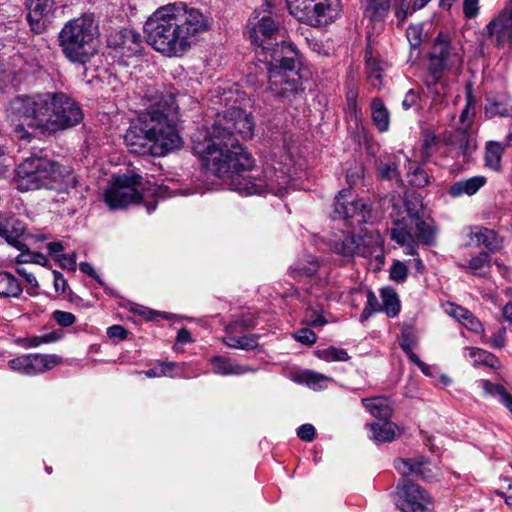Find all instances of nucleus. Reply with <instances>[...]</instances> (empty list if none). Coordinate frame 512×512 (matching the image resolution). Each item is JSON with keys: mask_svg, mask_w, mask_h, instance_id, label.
Returning a JSON list of instances; mask_svg holds the SVG:
<instances>
[{"mask_svg": "<svg viewBox=\"0 0 512 512\" xmlns=\"http://www.w3.org/2000/svg\"><path fill=\"white\" fill-rule=\"evenodd\" d=\"M255 123L246 111L229 108L210 129H201L192 136V150L203 167L232 190L241 194L254 195L270 192L276 196L286 193L290 174L282 168L269 166L261 172L255 171V160L235 138L232 129L243 139L254 134Z\"/></svg>", "mask_w": 512, "mask_h": 512, "instance_id": "nucleus-1", "label": "nucleus"}, {"mask_svg": "<svg viewBox=\"0 0 512 512\" xmlns=\"http://www.w3.org/2000/svg\"><path fill=\"white\" fill-rule=\"evenodd\" d=\"M208 18L186 4H169L157 9L144 25L147 42L169 57L183 56L209 30Z\"/></svg>", "mask_w": 512, "mask_h": 512, "instance_id": "nucleus-2", "label": "nucleus"}, {"mask_svg": "<svg viewBox=\"0 0 512 512\" xmlns=\"http://www.w3.org/2000/svg\"><path fill=\"white\" fill-rule=\"evenodd\" d=\"M177 109L172 94H161L156 98L127 129L124 142L128 150L137 155L160 157L180 148L182 140L172 118Z\"/></svg>", "mask_w": 512, "mask_h": 512, "instance_id": "nucleus-3", "label": "nucleus"}, {"mask_svg": "<svg viewBox=\"0 0 512 512\" xmlns=\"http://www.w3.org/2000/svg\"><path fill=\"white\" fill-rule=\"evenodd\" d=\"M13 183L20 192L46 189L61 195L65 201L80 181L72 167L47 156L31 155L15 167Z\"/></svg>", "mask_w": 512, "mask_h": 512, "instance_id": "nucleus-4", "label": "nucleus"}, {"mask_svg": "<svg viewBox=\"0 0 512 512\" xmlns=\"http://www.w3.org/2000/svg\"><path fill=\"white\" fill-rule=\"evenodd\" d=\"M268 67V89L277 97L290 99L302 91L301 77L296 72L301 63L299 50L290 42L281 41L271 50Z\"/></svg>", "mask_w": 512, "mask_h": 512, "instance_id": "nucleus-5", "label": "nucleus"}, {"mask_svg": "<svg viewBox=\"0 0 512 512\" xmlns=\"http://www.w3.org/2000/svg\"><path fill=\"white\" fill-rule=\"evenodd\" d=\"M97 27L91 15H81L68 21L58 35V43L65 57L79 64H86L96 53Z\"/></svg>", "mask_w": 512, "mask_h": 512, "instance_id": "nucleus-6", "label": "nucleus"}, {"mask_svg": "<svg viewBox=\"0 0 512 512\" xmlns=\"http://www.w3.org/2000/svg\"><path fill=\"white\" fill-rule=\"evenodd\" d=\"M463 63L460 50L452 46L442 35L436 38L428 57V72L430 79L425 81L430 93L437 97L446 95V84L442 81L445 71L459 72Z\"/></svg>", "mask_w": 512, "mask_h": 512, "instance_id": "nucleus-7", "label": "nucleus"}, {"mask_svg": "<svg viewBox=\"0 0 512 512\" xmlns=\"http://www.w3.org/2000/svg\"><path fill=\"white\" fill-rule=\"evenodd\" d=\"M142 177L138 174L114 178L104 190V202L110 210L124 209L130 204H144L150 214L155 211L157 201H148L149 191L140 193Z\"/></svg>", "mask_w": 512, "mask_h": 512, "instance_id": "nucleus-8", "label": "nucleus"}, {"mask_svg": "<svg viewBox=\"0 0 512 512\" xmlns=\"http://www.w3.org/2000/svg\"><path fill=\"white\" fill-rule=\"evenodd\" d=\"M53 98L54 93L19 96L15 99L13 108L29 127L37 129L41 133L50 134Z\"/></svg>", "mask_w": 512, "mask_h": 512, "instance_id": "nucleus-9", "label": "nucleus"}, {"mask_svg": "<svg viewBox=\"0 0 512 512\" xmlns=\"http://www.w3.org/2000/svg\"><path fill=\"white\" fill-rule=\"evenodd\" d=\"M388 233L392 241L405 248L406 255L415 256L418 254V243L426 246L435 245L437 230L422 218L411 225L405 219H396L388 228Z\"/></svg>", "mask_w": 512, "mask_h": 512, "instance_id": "nucleus-10", "label": "nucleus"}, {"mask_svg": "<svg viewBox=\"0 0 512 512\" xmlns=\"http://www.w3.org/2000/svg\"><path fill=\"white\" fill-rule=\"evenodd\" d=\"M291 15L312 26L333 22L341 11L340 0H286Z\"/></svg>", "mask_w": 512, "mask_h": 512, "instance_id": "nucleus-11", "label": "nucleus"}, {"mask_svg": "<svg viewBox=\"0 0 512 512\" xmlns=\"http://www.w3.org/2000/svg\"><path fill=\"white\" fill-rule=\"evenodd\" d=\"M253 19H257L255 23L250 19L249 37L252 44L258 46L260 51H257L259 56H263L262 61L268 62L270 60L271 50L276 47V44L272 46V40L278 32V25L272 19L270 13H264L259 17L258 13H255Z\"/></svg>", "mask_w": 512, "mask_h": 512, "instance_id": "nucleus-12", "label": "nucleus"}, {"mask_svg": "<svg viewBox=\"0 0 512 512\" xmlns=\"http://www.w3.org/2000/svg\"><path fill=\"white\" fill-rule=\"evenodd\" d=\"M83 113L79 105L64 93H54L51 133L79 124Z\"/></svg>", "mask_w": 512, "mask_h": 512, "instance_id": "nucleus-13", "label": "nucleus"}, {"mask_svg": "<svg viewBox=\"0 0 512 512\" xmlns=\"http://www.w3.org/2000/svg\"><path fill=\"white\" fill-rule=\"evenodd\" d=\"M396 489L402 512H433L432 497L421 486L402 479Z\"/></svg>", "mask_w": 512, "mask_h": 512, "instance_id": "nucleus-14", "label": "nucleus"}, {"mask_svg": "<svg viewBox=\"0 0 512 512\" xmlns=\"http://www.w3.org/2000/svg\"><path fill=\"white\" fill-rule=\"evenodd\" d=\"M370 216V210L361 199L353 197L350 189H344L339 192L335 198L332 218L334 220H355L358 224L367 221Z\"/></svg>", "mask_w": 512, "mask_h": 512, "instance_id": "nucleus-15", "label": "nucleus"}, {"mask_svg": "<svg viewBox=\"0 0 512 512\" xmlns=\"http://www.w3.org/2000/svg\"><path fill=\"white\" fill-rule=\"evenodd\" d=\"M362 244H358L355 237L350 233H342V236L332 244L333 250L343 256H353L359 254L367 257L378 250H381L380 236H366L361 239Z\"/></svg>", "mask_w": 512, "mask_h": 512, "instance_id": "nucleus-16", "label": "nucleus"}, {"mask_svg": "<svg viewBox=\"0 0 512 512\" xmlns=\"http://www.w3.org/2000/svg\"><path fill=\"white\" fill-rule=\"evenodd\" d=\"M486 30L497 48L512 47V0L486 25Z\"/></svg>", "mask_w": 512, "mask_h": 512, "instance_id": "nucleus-17", "label": "nucleus"}, {"mask_svg": "<svg viewBox=\"0 0 512 512\" xmlns=\"http://www.w3.org/2000/svg\"><path fill=\"white\" fill-rule=\"evenodd\" d=\"M252 320L241 319L230 323L226 328V336L223 343L230 348L252 350L258 346V336L255 334H243L245 329L253 327Z\"/></svg>", "mask_w": 512, "mask_h": 512, "instance_id": "nucleus-18", "label": "nucleus"}, {"mask_svg": "<svg viewBox=\"0 0 512 512\" xmlns=\"http://www.w3.org/2000/svg\"><path fill=\"white\" fill-rule=\"evenodd\" d=\"M107 42L110 48L127 58L139 54L143 47L141 35L131 29H122L111 33Z\"/></svg>", "mask_w": 512, "mask_h": 512, "instance_id": "nucleus-19", "label": "nucleus"}, {"mask_svg": "<svg viewBox=\"0 0 512 512\" xmlns=\"http://www.w3.org/2000/svg\"><path fill=\"white\" fill-rule=\"evenodd\" d=\"M394 467L404 477L417 476L425 481H432L438 475L437 468L423 456L396 459Z\"/></svg>", "mask_w": 512, "mask_h": 512, "instance_id": "nucleus-20", "label": "nucleus"}, {"mask_svg": "<svg viewBox=\"0 0 512 512\" xmlns=\"http://www.w3.org/2000/svg\"><path fill=\"white\" fill-rule=\"evenodd\" d=\"M54 0H28L27 21L33 32L40 34L45 31L50 16L54 11Z\"/></svg>", "mask_w": 512, "mask_h": 512, "instance_id": "nucleus-21", "label": "nucleus"}, {"mask_svg": "<svg viewBox=\"0 0 512 512\" xmlns=\"http://www.w3.org/2000/svg\"><path fill=\"white\" fill-rule=\"evenodd\" d=\"M475 113L474 100L472 96L468 95L466 97L465 107L462 109L459 116V122L456 125V130L461 136L459 140V150L463 155L468 154L474 149V144L469 135V130L474 122Z\"/></svg>", "mask_w": 512, "mask_h": 512, "instance_id": "nucleus-22", "label": "nucleus"}, {"mask_svg": "<svg viewBox=\"0 0 512 512\" xmlns=\"http://www.w3.org/2000/svg\"><path fill=\"white\" fill-rule=\"evenodd\" d=\"M24 231L25 227L21 221L10 214L0 212V237L5 238L9 244L19 251L26 248V244L20 240Z\"/></svg>", "mask_w": 512, "mask_h": 512, "instance_id": "nucleus-23", "label": "nucleus"}, {"mask_svg": "<svg viewBox=\"0 0 512 512\" xmlns=\"http://www.w3.org/2000/svg\"><path fill=\"white\" fill-rule=\"evenodd\" d=\"M212 371L220 376H239L247 373H253L255 368L242 365L236 360L224 356H214L210 359Z\"/></svg>", "mask_w": 512, "mask_h": 512, "instance_id": "nucleus-24", "label": "nucleus"}, {"mask_svg": "<svg viewBox=\"0 0 512 512\" xmlns=\"http://www.w3.org/2000/svg\"><path fill=\"white\" fill-rule=\"evenodd\" d=\"M468 236L470 239L468 245H484L490 251L497 250L501 245L496 232L482 226L471 227Z\"/></svg>", "mask_w": 512, "mask_h": 512, "instance_id": "nucleus-25", "label": "nucleus"}, {"mask_svg": "<svg viewBox=\"0 0 512 512\" xmlns=\"http://www.w3.org/2000/svg\"><path fill=\"white\" fill-rule=\"evenodd\" d=\"M61 362V357L58 355H42V354H29L27 355V375H37L47 370L52 369Z\"/></svg>", "mask_w": 512, "mask_h": 512, "instance_id": "nucleus-26", "label": "nucleus"}, {"mask_svg": "<svg viewBox=\"0 0 512 512\" xmlns=\"http://www.w3.org/2000/svg\"><path fill=\"white\" fill-rule=\"evenodd\" d=\"M361 402L363 406L379 420H388L392 417L393 408L391 401L387 397L376 396L363 398Z\"/></svg>", "mask_w": 512, "mask_h": 512, "instance_id": "nucleus-27", "label": "nucleus"}, {"mask_svg": "<svg viewBox=\"0 0 512 512\" xmlns=\"http://www.w3.org/2000/svg\"><path fill=\"white\" fill-rule=\"evenodd\" d=\"M486 183L483 176H474L465 180L455 182L449 188V194L452 197H460L462 195H474Z\"/></svg>", "mask_w": 512, "mask_h": 512, "instance_id": "nucleus-28", "label": "nucleus"}, {"mask_svg": "<svg viewBox=\"0 0 512 512\" xmlns=\"http://www.w3.org/2000/svg\"><path fill=\"white\" fill-rule=\"evenodd\" d=\"M368 424L371 430V439L375 442H391L398 434V427L395 423L388 420Z\"/></svg>", "mask_w": 512, "mask_h": 512, "instance_id": "nucleus-29", "label": "nucleus"}, {"mask_svg": "<svg viewBox=\"0 0 512 512\" xmlns=\"http://www.w3.org/2000/svg\"><path fill=\"white\" fill-rule=\"evenodd\" d=\"M371 117L380 132H386L389 129L390 114L380 98H374L371 102Z\"/></svg>", "mask_w": 512, "mask_h": 512, "instance_id": "nucleus-30", "label": "nucleus"}, {"mask_svg": "<svg viewBox=\"0 0 512 512\" xmlns=\"http://www.w3.org/2000/svg\"><path fill=\"white\" fill-rule=\"evenodd\" d=\"M479 387L484 390L486 395L496 396L499 401L510 411L512 414V395L499 384H494L489 380L481 379L478 381Z\"/></svg>", "mask_w": 512, "mask_h": 512, "instance_id": "nucleus-31", "label": "nucleus"}, {"mask_svg": "<svg viewBox=\"0 0 512 512\" xmlns=\"http://www.w3.org/2000/svg\"><path fill=\"white\" fill-rule=\"evenodd\" d=\"M505 146L500 142L489 141L485 146V166L493 171H500L501 159Z\"/></svg>", "mask_w": 512, "mask_h": 512, "instance_id": "nucleus-32", "label": "nucleus"}, {"mask_svg": "<svg viewBox=\"0 0 512 512\" xmlns=\"http://www.w3.org/2000/svg\"><path fill=\"white\" fill-rule=\"evenodd\" d=\"M23 288L17 278L8 272H0V297L18 298Z\"/></svg>", "mask_w": 512, "mask_h": 512, "instance_id": "nucleus-33", "label": "nucleus"}, {"mask_svg": "<svg viewBox=\"0 0 512 512\" xmlns=\"http://www.w3.org/2000/svg\"><path fill=\"white\" fill-rule=\"evenodd\" d=\"M298 380L300 383L307 385L313 390H322L328 387V384L333 382V379L314 371H303L299 374Z\"/></svg>", "mask_w": 512, "mask_h": 512, "instance_id": "nucleus-34", "label": "nucleus"}, {"mask_svg": "<svg viewBox=\"0 0 512 512\" xmlns=\"http://www.w3.org/2000/svg\"><path fill=\"white\" fill-rule=\"evenodd\" d=\"M381 298V311L385 312L389 317H395L400 311L397 293L391 288H386L381 291Z\"/></svg>", "mask_w": 512, "mask_h": 512, "instance_id": "nucleus-35", "label": "nucleus"}, {"mask_svg": "<svg viewBox=\"0 0 512 512\" xmlns=\"http://www.w3.org/2000/svg\"><path fill=\"white\" fill-rule=\"evenodd\" d=\"M466 350L475 364H483L494 369L500 366L498 358L488 351L476 347H467Z\"/></svg>", "mask_w": 512, "mask_h": 512, "instance_id": "nucleus-36", "label": "nucleus"}, {"mask_svg": "<svg viewBox=\"0 0 512 512\" xmlns=\"http://www.w3.org/2000/svg\"><path fill=\"white\" fill-rule=\"evenodd\" d=\"M315 355L326 362H346L350 359L348 352L345 349L329 346L327 348L318 349Z\"/></svg>", "mask_w": 512, "mask_h": 512, "instance_id": "nucleus-37", "label": "nucleus"}, {"mask_svg": "<svg viewBox=\"0 0 512 512\" xmlns=\"http://www.w3.org/2000/svg\"><path fill=\"white\" fill-rule=\"evenodd\" d=\"M389 0H371L365 9V15L372 21H382L388 14Z\"/></svg>", "mask_w": 512, "mask_h": 512, "instance_id": "nucleus-38", "label": "nucleus"}, {"mask_svg": "<svg viewBox=\"0 0 512 512\" xmlns=\"http://www.w3.org/2000/svg\"><path fill=\"white\" fill-rule=\"evenodd\" d=\"M410 185L423 188L429 183V175L424 168L416 163H410L407 173Z\"/></svg>", "mask_w": 512, "mask_h": 512, "instance_id": "nucleus-39", "label": "nucleus"}, {"mask_svg": "<svg viewBox=\"0 0 512 512\" xmlns=\"http://www.w3.org/2000/svg\"><path fill=\"white\" fill-rule=\"evenodd\" d=\"M15 263L20 265L24 263H34L46 267L48 266L49 261L44 254L40 252H31L26 245V248H24L23 251H21V253L15 258Z\"/></svg>", "mask_w": 512, "mask_h": 512, "instance_id": "nucleus-40", "label": "nucleus"}, {"mask_svg": "<svg viewBox=\"0 0 512 512\" xmlns=\"http://www.w3.org/2000/svg\"><path fill=\"white\" fill-rule=\"evenodd\" d=\"M378 311H381V305L379 304L376 295L369 290L366 294V305L360 315V320L364 322L368 320L372 314Z\"/></svg>", "mask_w": 512, "mask_h": 512, "instance_id": "nucleus-41", "label": "nucleus"}, {"mask_svg": "<svg viewBox=\"0 0 512 512\" xmlns=\"http://www.w3.org/2000/svg\"><path fill=\"white\" fill-rule=\"evenodd\" d=\"M319 265L317 261H311L308 265H296L291 268L293 278L301 280L304 277H310L318 271Z\"/></svg>", "mask_w": 512, "mask_h": 512, "instance_id": "nucleus-42", "label": "nucleus"}, {"mask_svg": "<svg viewBox=\"0 0 512 512\" xmlns=\"http://www.w3.org/2000/svg\"><path fill=\"white\" fill-rule=\"evenodd\" d=\"M489 267V254L481 252L477 256L473 257L469 262V268L476 275L484 274L485 268Z\"/></svg>", "mask_w": 512, "mask_h": 512, "instance_id": "nucleus-43", "label": "nucleus"}, {"mask_svg": "<svg viewBox=\"0 0 512 512\" xmlns=\"http://www.w3.org/2000/svg\"><path fill=\"white\" fill-rule=\"evenodd\" d=\"M377 172L382 179L392 180L398 178L397 165L393 161L377 163Z\"/></svg>", "mask_w": 512, "mask_h": 512, "instance_id": "nucleus-44", "label": "nucleus"}, {"mask_svg": "<svg viewBox=\"0 0 512 512\" xmlns=\"http://www.w3.org/2000/svg\"><path fill=\"white\" fill-rule=\"evenodd\" d=\"M405 207L407 211V218H404L408 221V224L411 225L421 219V205L417 198H415V203L412 200H408L405 202Z\"/></svg>", "mask_w": 512, "mask_h": 512, "instance_id": "nucleus-45", "label": "nucleus"}, {"mask_svg": "<svg viewBox=\"0 0 512 512\" xmlns=\"http://www.w3.org/2000/svg\"><path fill=\"white\" fill-rule=\"evenodd\" d=\"M410 2L411 0H396L394 4L395 16L398 19V24H401L405 21L407 16L414 11L410 10Z\"/></svg>", "mask_w": 512, "mask_h": 512, "instance_id": "nucleus-46", "label": "nucleus"}, {"mask_svg": "<svg viewBox=\"0 0 512 512\" xmlns=\"http://www.w3.org/2000/svg\"><path fill=\"white\" fill-rule=\"evenodd\" d=\"M15 270L30 285V289H28L27 292L31 295L35 294V290L39 286L35 275L31 272H28L27 269L22 267L20 264H16Z\"/></svg>", "mask_w": 512, "mask_h": 512, "instance_id": "nucleus-47", "label": "nucleus"}, {"mask_svg": "<svg viewBox=\"0 0 512 512\" xmlns=\"http://www.w3.org/2000/svg\"><path fill=\"white\" fill-rule=\"evenodd\" d=\"M53 319L61 327H70L76 321V317L73 313L61 310H56L53 312Z\"/></svg>", "mask_w": 512, "mask_h": 512, "instance_id": "nucleus-48", "label": "nucleus"}, {"mask_svg": "<svg viewBox=\"0 0 512 512\" xmlns=\"http://www.w3.org/2000/svg\"><path fill=\"white\" fill-rule=\"evenodd\" d=\"M408 269L403 262H395L390 269V278L396 282H403L407 278Z\"/></svg>", "mask_w": 512, "mask_h": 512, "instance_id": "nucleus-49", "label": "nucleus"}, {"mask_svg": "<svg viewBox=\"0 0 512 512\" xmlns=\"http://www.w3.org/2000/svg\"><path fill=\"white\" fill-rule=\"evenodd\" d=\"M294 337L297 341L307 345H312L317 340L316 334L308 328L299 329L295 332Z\"/></svg>", "mask_w": 512, "mask_h": 512, "instance_id": "nucleus-50", "label": "nucleus"}, {"mask_svg": "<svg viewBox=\"0 0 512 512\" xmlns=\"http://www.w3.org/2000/svg\"><path fill=\"white\" fill-rule=\"evenodd\" d=\"M79 268L80 270L87 274L88 276L92 277L93 279H95L98 284L105 290L107 291L108 290V287L107 285L105 284V282L103 281V279L97 274V272L95 271V269L91 266V264H89L88 262H81L80 265H79Z\"/></svg>", "mask_w": 512, "mask_h": 512, "instance_id": "nucleus-51", "label": "nucleus"}, {"mask_svg": "<svg viewBox=\"0 0 512 512\" xmlns=\"http://www.w3.org/2000/svg\"><path fill=\"white\" fill-rule=\"evenodd\" d=\"M406 34L411 46L416 47L420 44L422 35V28L420 26L410 25Z\"/></svg>", "mask_w": 512, "mask_h": 512, "instance_id": "nucleus-52", "label": "nucleus"}, {"mask_svg": "<svg viewBox=\"0 0 512 512\" xmlns=\"http://www.w3.org/2000/svg\"><path fill=\"white\" fill-rule=\"evenodd\" d=\"M315 428L312 424H303L297 429V436L303 440L310 442L315 438Z\"/></svg>", "mask_w": 512, "mask_h": 512, "instance_id": "nucleus-53", "label": "nucleus"}, {"mask_svg": "<svg viewBox=\"0 0 512 512\" xmlns=\"http://www.w3.org/2000/svg\"><path fill=\"white\" fill-rule=\"evenodd\" d=\"M57 261L63 269L76 270V254H61L57 257Z\"/></svg>", "mask_w": 512, "mask_h": 512, "instance_id": "nucleus-54", "label": "nucleus"}, {"mask_svg": "<svg viewBox=\"0 0 512 512\" xmlns=\"http://www.w3.org/2000/svg\"><path fill=\"white\" fill-rule=\"evenodd\" d=\"M479 0H464L463 13L466 18H474L479 12Z\"/></svg>", "mask_w": 512, "mask_h": 512, "instance_id": "nucleus-55", "label": "nucleus"}, {"mask_svg": "<svg viewBox=\"0 0 512 512\" xmlns=\"http://www.w3.org/2000/svg\"><path fill=\"white\" fill-rule=\"evenodd\" d=\"M9 367L14 371L27 375V355L10 360Z\"/></svg>", "mask_w": 512, "mask_h": 512, "instance_id": "nucleus-56", "label": "nucleus"}, {"mask_svg": "<svg viewBox=\"0 0 512 512\" xmlns=\"http://www.w3.org/2000/svg\"><path fill=\"white\" fill-rule=\"evenodd\" d=\"M53 283L55 291L58 294H64L66 292L67 281L62 273L56 270L53 271Z\"/></svg>", "mask_w": 512, "mask_h": 512, "instance_id": "nucleus-57", "label": "nucleus"}, {"mask_svg": "<svg viewBox=\"0 0 512 512\" xmlns=\"http://www.w3.org/2000/svg\"><path fill=\"white\" fill-rule=\"evenodd\" d=\"M461 323L473 332H480L482 330L481 322L471 312L468 313L465 320Z\"/></svg>", "mask_w": 512, "mask_h": 512, "instance_id": "nucleus-58", "label": "nucleus"}, {"mask_svg": "<svg viewBox=\"0 0 512 512\" xmlns=\"http://www.w3.org/2000/svg\"><path fill=\"white\" fill-rule=\"evenodd\" d=\"M128 331L121 325H113L108 328L107 335L110 338H117L120 340L126 339Z\"/></svg>", "mask_w": 512, "mask_h": 512, "instance_id": "nucleus-59", "label": "nucleus"}, {"mask_svg": "<svg viewBox=\"0 0 512 512\" xmlns=\"http://www.w3.org/2000/svg\"><path fill=\"white\" fill-rule=\"evenodd\" d=\"M418 98V94L414 90H409L402 101V107L409 110L417 104Z\"/></svg>", "mask_w": 512, "mask_h": 512, "instance_id": "nucleus-60", "label": "nucleus"}, {"mask_svg": "<svg viewBox=\"0 0 512 512\" xmlns=\"http://www.w3.org/2000/svg\"><path fill=\"white\" fill-rule=\"evenodd\" d=\"M469 312L470 311H468L467 309L457 305H451V308L449 310V314L455 319H457L460 323L463 320H465Z\"/></svg>", "mask_w": 512, "mask_h": 512, "instance_id": "nucleus-61", "label": "nucleus"}, {"mask_svg": "<svg viewBox=\"0 0 512 512\" xmlns=\"http://www.w3.org/2000/svg\"><path fill=\"white\" fill-rule=\"evenodd\" d=\"M11 80V72L6 70L4 64L0 61V90L3 89Z\"/></svg>", "mask_w": 512, "mask_h": 512, "instance_id": "nucleus-62", "label": "nucleus"}, {"mask_svg": "<svg viewBox=\"0 0 512 512\" xmlns=\"http://www.w3.org/2000/svg\"><path fill=\"white\" fill-rule=\"evenodd\" d=\"M506 329L502 328L497 334H495L491 339V346L494 348H500L504 345V335Z\"/></svg>", "mask_w": 512, "mask_h": 512, "instance_id": "nucleus-63", "label": "nucleus"}, {"mask_svg": "<svg viewBox=\"0 0 512 512\" xmlns=\"http://www.w3.org/2000/svg\"><path fill=\"white\" fill-rule=\"evenodd\" d=\"M60 338L61 333L56 331L40 335L41 344L53 343L58 341Z\"/></svg>", "mask_w": 512, "mask_h": 512, "instance_id": "nucleus-64", "label": "nucleus"}]
</instances>
